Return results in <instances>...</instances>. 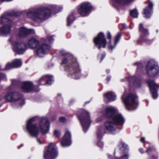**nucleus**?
I'll list each match as a JSON object with an SVG mask.
<instances>
[{"mask_svg":"<svg viewBox=\"0 0 159 159\" xmlns=\"http://www.w3.org/2000/svg\"><path fill=\"white\" fill-rule=\"evenodd\" d=\"M62 7L52 5L50 10L47 8H40L30 10L27 13V17L35 21L48 18L51 14V11H60L62 9Z\"/></svg>","mask_w":159,"mask_h":159,"instance_id":"obj_1","label":"nucleus"},{"mask_svg":"<svg viewBox=\"0 0 159 159\" xmlns=\"http://www.w3.org/2000/svg\"><path fill=\"white\" fill-rule=\"evenodd\" d=\"M71 59L68 61V59H70V57H65L62 60L61 65L67 64L65 67V70L68 72V75L73 79H77L80 78V70L79 64L75 58L71 56Z\"/></svg>","mask_w":159,"mask_h":159,"instance_id":"obj_2","label":"nucleus"},{"mask_svg":"<svg viewBox=\"0 0 159 159\" xmlns=\"http://www.w3.org/2000/svg\"><path fill=\"white\" fill-rule=\"evenodd\" d=\"M104 116L117 125L122 126L125 120L122 116L118 113L117 110L112 107H107L105 111Z\"/></svg>","mask_w":159,"mask_h":159,"instance_id":"obj_3","label":"nucleus"},{"mask_svg":"<svg viewBox=\"0 0 159 159\" xmlns=\"http://www.w3.org/2000/svg\"><path fill=\"white\" fill-rule=\"evenodd\" d=\"M16 14L13 12L7 13L1 17V23L5 25L2 27L0 29V35L6 36L10 34L12 25V21L10 20L8 16L16 15Z\"/></svg>","mask_w":159,"mask_h":159,"instance_id":"obj_4","label":"nucleus"},{"mask_svg":"<svg viewBox=\"0 0 159 159\" xmlns=\"http://www.w3.org/2000/svg\"><path fill=\"white\" fill-rule=\"evenodd\" d=\"M121 98L128 110H134L137 107L138 97L135 94L130 93L126 97L125 93L122 95Z\"/></svg>","mask_w":159,"mask_h":159,"instance_id":"obj_5","label":"nucleus"},{"mask_svg":"<svg viewBox=\"0 0 159 159\" xmlns=\"http://www.w3.org/2000/svg\"><path fill=\"white\" fill-rule=\"evenodd\" d=\"M78 117L84 132H86L91 123L89 113L85 110H83L80 115L78 116Z\"/></svg>","mask_w":159,"mask_h":159,"instance_id":"obj_6","label":"nucleus"},{"mask_svg":"<svg viewBox=\"0 0 159 159\" xmlns=\"http://www.w3.org/2000/svg\"><path fill=\"white\" fill-rule=\"evenodd\" d=\"M57 148L54 144L50 143L48 146L46 147L44 151V157L45 158H51L54 159L58 155Z\"/></svg>","mask_w":159,"mask_h":159,"instance_id":"obj_7","label":"nucleus"},{"mask_svg":"<svg viewBox=\"0 0 159 159\" xmlns=\"http://www.w3.org/2000/svg\"><path fill=\"white\" fill-rule=\"evenodd\" d=\"M9 41L11 42L13 45V50L16 53L21 54L25 52L26 49V46L24 42L21 40L17 41L14 42L12 38Z\"/></svg>","mask_w":159,"mask_h":159,"instance_id":"obj_8","label":"nucleus"},{"mask_svg":"<svg viewBox=\"0 0 159 159\" xmlns=\"http://www.w3.org/2000/svg\"><path fill=\"white\" fill-rule=\"evenodd\" d=\"M147 73L150 77L155 76L159 72V68L153 60L150 61L146 66Z\"/></svg>","mask_w":159,"mask_h":159,"instance_id":"obj_9","label":"nucleus"},{"mask_svg":"<svg viewBox=\"0 0 159 159\" xmlns=\"http://www.w3.org/2000/svg\"><path fill=\"white\" fill-rule=\"evenodd\" d=\"M36 117L30 119L27 123L26 129L31 136L34 137L37 136L39 134V130L37 125L34 124Z\"/></svg>","mask_w":159,"mask_h":159,"instance_id":"obj_10","label":"nucleus"},{"mask_svg":"<svg viewBox=\"0 0 159 159\" xmlns=\"http://www.w3.org/2000/svg\"><path fill=\"white\" fill-rule=\"evenodd\" d=\"M92 6L91 3L88 2L82 3L78 7V12L82 16L89 14L92 11Z\"/></svg>","mask_w":159,"mask_h":159,"instance_id":"obj_11","label":"nucleus"},{"mask_svg":"<svg viewBox=\"0 0 159 159\" xmlns=\"http://www.w3.org/2000/svg\"><path fill=\"white\" fill-rule=\"evenodd\" d=\"M139 31L140 33V38L138 41V43L140 44L142 42H146L148 44L151 43L152 41L148 40L147 38L148 35V30L144 29L143 24L141 23L139 25Z\"/></svg>","mask_w":159,"mask_h":159,"instance_id":"obj_12","label":"nucleus"},{"mask_svg":"<svg viewBox=\"0 0 159 159\" xmlns=\"http://www.w3.org/2000/svg\"><path fill=\"white\" fill-rule=\"evenodd\" d=\"M94 42L95 45L99 49L101 48H105L107 43L104 35L102 32L99 33L97 36L94 39Z\"/></svg>","mask_w":159,"mask_h":159,"instance_id":"obj_13","label":"nucleus"},{"mask_svg":"<svg viewBox=\"0 0 159 159\" xmlns=\"http://www.w3.org/2000/svg\"><path fill=\"white\" fill-rule=\"evenodd\" d=\"M20 84L21 85V89L25 92H37L39 91V90H36L35 89L36 86L33 85L31 82H20Z\"/></svg>","mask_w":159,"mask_h":159,"instance_id":"obj_14","label":"nucleus"},{"mask_svg":"<svg viewBox=\"0 0 159 159\" xmlns=\"http://www.w3.org/2000/svg\"><path fill=\"white\" fill-rule=\"evenodd\" d=\"M50 48V47L48 44L42 43L39 45L37 49V54L39 57H43L44 55L48 52Z\"/></svg>","mask_w":159,"mask_h":159,"instance_id":"obj_15","label":"nucleus"},{"mask_svg":"<svg viewBox=\"0 0 159 159\" xmlns=\"http://www.w3.org/2000/svg\"><path fill=\"white\" fill-rule=\"evenodd\" d=\"M39 127L43 134L48 132L49 128V122L48 119L45 117H42L40 119Z\"/></svg>","mask_w":159,"mask_h":159,"instance_id":"obj_16","label":"nucleus"},{"mask_svg":"<svg viewBox=\"0 0 159 159\" xmlns=\"http://www.w3.org/2000/svg\"><path fill=\"white\" fill-rule=\"evenodd\" d=\"M35 33L33 29H27V28L22 27L19 28L17 33V35L20 38H24L27 36L29 34H34Z\"/></svg>","mask_w":159,"mask_h":159,"instance_id":"obj_17","label":"nucleus"},{"mask_svg":"<svg viewBox=\"0 0 159 159\" xmlns=\"http://www.w3.org/2000/svg\"><path fill=\"white\" fill-rule=\"evenodd\" d=\"M150 88L151 92L153 98L156 99L158 96L157 93L158 86L155 82L151 80L146 81Z\"/></svg>","mask_w":159,"mask_h":159,"instance_id":"obj_18","label":"nucleus"},{"mask_svg":"<svg viewBox=\"0 0 159 159\" xmlns=\"http://www.w3.org/2000/svg\"><path fill=\"white\" fill-rule=\"evenodd\" d=\"M21 95L17 92H12L7 93L5 98L9 101L15 102L19 100L21 98Z\"/></svg>","mask_w":159,"mask_h":159,"instance_id":"obj_19","label":"nucleus"},{"mask_svg":"<svg viewBox=\"0 0 159 159\" xmlns=\"http://www.w3.org/2000/svg\"><path fill=\"white\" fill-rule=\"evenodd\" d=\"M53 76L51 75H46L42 76L36 81L39 85H50L52 80Z\"/></svg>","mask_w":159,"mask_h":159,"instance_id":"obj_20","label":"nucleus"},{"mask_svg":"<svg viewBox=\"0 0 159 159\" xmlns=\"http://www.w3.org/2000/svg\"><path fill=\"white\" fill-rule=\"evenodd\" d=\"M71 143L70 133L69 132L67 131L61 142V144L63 147L69 146L70 145Z\"/></svg>","mask_w":159,"mask_h":159,"instance_id":"obj_21","label":"nucleus"},{"mask_svg":"<svg viewBox=\"0 0 159 159\" xmlns=\"http://www.w3.org/2000/svg\"><path fill=\"white\" fill-rule=\"evenodd\" d=\"M118 147L121 151L125 152L120 158V159H128L129 155L128 153L127 145L123 142H120L118 145Z\"/></svg>","mask_w":159,"mask_h":159,"instance_id":"obj_22","label":"nucleus"},{"mask_svg":"<svg viewBox=\"0 0 159 159\" xmlns=\"http://www.w3.org/2000/svg\"><path fill=\"white\" fill-rule=\"evenodd\" d=\"M22 64L21 60L20 59H16L11 63H8L6 65V69L8 70L13 68L20 67Z\"/></svg>","mask_w":159,"mask_h":159,"instance_id":"obj_23","label":"nucleus"},{"mask_svg":"<svg viewBox=\"0 0 159 159\" xmlns=\"http://www.w3.org/2000/svg\"><path fill=\"white\" fill-rule=\"evenodd\" d=\"M39 43V40L34 37H32L28 40L27 44L30 48L34 49L38 46Z\"/></svg>","mask_w":159,"mask_h":159,"instance_id":"obj_24","label":"nucleus"},{"mask_svg":"<svg viewBox=\"0 0 159 159\" xmlns=\"http://www.w3.org/2000/svg\"><path fill=\"white\" fill-rule=\"evenodd\" d=\"M115 124L117 125L116 124L114 123L113 120H111V122L107 121L104 123V126L106 130L112 133L116 129Z\"/></svg>","mask_w":159,"mask_h":159,"instance_id":"obj_25","label":"nucleus"},{"mask_svg":"<svg viewBox=\"0 0 159 159\" xmlns=\"http://www.w3.org/2000/svg\"><path fill=\"white\" fill-rule=\"evenodd\" d=\"M153 6L152 2H149L148 6L144 9L143 14L144 15V17L146 18H148L151 16Z\"/></svg>","mask_w":159,"mask_h":159,"instance_id":"obj_26","label":"nucleus"},{"mask_svg":"<svg viewBox=\"0 0 159 159\" xmlns=\"http://www.w3.org/2000/svg\"><path fill=\"white\" fill-rule=\"evenodd\" d=\"M104 98H106L109 101H113L116 98V96L112 92H110L104 94Z\"/></svg>","mask_w":159,"mask_h":159,"instance_id":"obj_27","label":"nucleus"},{"mask_svg":"<svg viewBox=\"0 0 159 159\" xmlns=\"http://www.w3.org/2000/svg\"><path fill=\"white\" fill-rule=\"evenodd\" d=\"M121 37V34L120 32H118L116 36H115V41L114 44L113 45H112L111 43H110V44L108 46V48L109 49L112 51L113 48H114L117 43L119 42L120 38Z\"/></svg>","mask_w":159,"mask_h":159,"instance_id":"obj_28","label":"nucleus"},{"mask_svg":"<svg viewBox=\"0 0 159 159\" xmlns=\"http://www.w3.org/2000/svg\"><path fill=\"white\" fill-rule=\"evenodd\" d=\"M76 12L73 11L72 13L69 15L67 20V25L69 26L75 20Z\"/></svg>","mask_w":159,"mask_h":159,"instance_id":"obj_29","label":"nucleus"},{"mask_svg":"<svg viewBox=\"0 0 159 159\" xmlns=\"http://www.w3.org/2000/svg\"><path fill=\"white\" fill-rule=\"evenodd\" d=\"M113 2L118 5H125L128 4L134 0H112Z\"/></svg>","mask_w":159,"mask_h":159,"instance_id":"obj_30","label":"nucleus"},{"mask_svg":"<svg viewBox=\"0 0 159 159\" xmlns=\"http://www.w3.org/2000/svg\"><path fill=\"white\" fill-rule=\"evenodd\" d=\"M105 130L104 129H102V127H100V128H99L97 133V137L98 139H101L102 138L103 134L104 133Z\"/></svg>","mask_w":159,"mask_h":159,"instance_id":"obj_31","label":"nucleus"},{"mask_svg":"<svg viewBox=\"0 0 159 159\" xmlns=\"http://www.w3.org/2000/svg\"><path fill=\"white\" fill-rule=\"evenodd\" d=\"M130 14L133 17L137 18L138 16V12L137 10L136 9H134L130 11Z\"/></svg>","mask_w":159,"mask_h":159,"instance_id":"obj_32","label":"nucleus"},{"mask_svg":"<svg viewBox=\"0 0 159 159\" xmlns=\"http://www.w3.org/2000/svg\"><path fill=\"white\" fill-rule=\"evenodd\" d=\"M135 81L134 83V85L136 88H139L140 86L141 82L138 78H134Z\"/></svg>","mask_w":159,"mask_h":159,"instance_id":"obj_33","label":"nucleus"},{"mask_svg":"<svg viewBox=\"0 0 159 159\" xmlns=\"http://www.w3.org/2000/svg\"><path fill=\"white\" fill-rule=\"evenodd\" d=\"M60 54L61 55L63 56H67V57H68L69 56H70V55L68 54V53L65 51L64 50H61L60 52Z\"/></svg>","mask_w":159,"mask_h":159,"instance_id":"obj_34","label":"nucleus"},{"mask_svg":"<svg viewBox=\"0 0 159 159\" xmlns=\"http://www.w3.org/2000/svg\"><path fill=\"white\" fill-rule=\"evenodd\" d=\"M60 135V133L59 131L55 130L54 133V136L56 137H58Z\"/></svg>","mask_w":159,"mask_h":159,"instance_id":"obj_35","label":"nucleus"},{"mask_svg":"<svg viewBox=\"0 0 159 159\" xmlns=\"http://www.w3.org/2000/svg\"><path fill=\"white\" fill-rule=\"evenodd\" d=\"M97 145L101 148H102L103 146V144L101 141H99Z\"/></svg>","mask_w":159,"mask_h":159,"instance_id":"obj_36","label":"nucleus"},{"mask_svg":"<svg viewBox=\"0 0 159 159\" xmlns=\"http://www.w3.org/2000/svg\"><path fill=\"white\" fill-rule=\"evenodd\" d=\"M154 150H155V149L153 148L149 147L148 148L147 150L146 151V152L149 153V152H151L153 151Z\"/></svg>","mask_w":159,"mask_h":159,"instance_id":"obj_37","label":"nucleus"},{"mask_svg":"<svg viewBox=\"0 0 159 159\" xmlns=\"http://www.w3.org/2000/svg\"><path fill=\"white\" fill-rule=\"evenodd\" d=\"M59 120L61 122H64L66 120V119L65 117H62L60 118Z\"/></svg>","mask_w":159,"mask_h":159,"instance_id":"obj_38","label":"nucleus"},{"mask_svg":"<svg viewBox=\"0 0 159 159\" xmlns=\"http://www.w3.org/2000/svg\"><path fill=\"white\" fill-rule=\"evenodd\" d=\"M107 38L109 40H111V36L110 33L108 31L107 34Z\"/></svg>","mask_w":159,"mask_h":159,"instance_id":"obj_39","label":"nucleus"},{"mask_svg":"<svg viewBox=\"0 0 159 159\" xmlns=\"http://www.w3.org/2000/svg\"><path fill=\"white\" fill-rule=\"evenodd\" d=\"M48 40L49 43H51L53 41V39L52 36H50L48 38Z\"/></svg>","mask_w":159,"mask_h":159,"instance_id":"obj_40","label":"nucleus"},{"mask_svg":"<svg viewBox=\"0 0 159 159\" xmlns=\"http://www.w3.org/2000/svg\"><path fill=\"white\" fill-rule=\"evenodd\" d=\"M5 77V75L4 74H0V80L3 79Z\"/></svg>","mask_w":159,"mask_h":159,"instance_id":"obj_41","label":"nucleus"},{"mask_svg":"<svg viewBox=\"0 0 159 159\" xmlns=\"http://www.w3.org/2000/svg\"><path fill=\"white\" fill-rule=\"evenodd\" d=\"M106 56V54L105 53H103L102 56V58L101 59L100 62L102 61Z\"/></svg>","mask_w":159,"mask_h":159,"instance_id":"obj_42","label":"nucleus"},{"mask_svg":"<svg viewBox=\"0 0 159 159\" xmlns=\"http://www.w3.org/2000/svg\"><path fill=\"white\" fill-rule=\"evenodd\" d=\"M20 101L21 102V103L20 104V105L21 106H22L24 104V101L22 100H20Z\"/></svg>","mask_w":159,"mask_h":159,"instance_id":"obj_43","label":"nucleus"},{"mask_svg":"<svg viewBox=\"0 0 159 159\" xmlns=\"http://www.w3.org/2000/svg\"><path fill=\"white\" fill-rule=\"evenodd\" d=\"M140 141L142 142H144L145 141V139L144 138H142L140 139Z\"/></svg>","mask_w":159,"mask_h":159,"instance_id":"obj_44","label":"nucleus"},{"mask_svg":"<svg viewBox=\"0 0 159 159\" xmlns=\"http://www.w3.org/2000/svg\"><path fill=\"white\" fill-rule=\"evenodd\" d=\"M139 151L141 153H143L144 152L143 151V148H139Z\"/></svg>","mask_w":159,"mask_h":159,"instance_id":"obj_45","label":"nucleus"},{"mask_svg":"<svg viewBox=\"0 0 159 159\" xmlns=\"http://www.w3.org/2000/svg\"><path fill=\"white\" fill-rule=\"evenodd\" d=\"M37 142L39 143V144H41L42 143L41 140L40 139H37Z\"/></svg>","mask_w":159,"mask_h":159,"instance_id":"obj_46","label":"nucleus"},{"mask_svg":"<svg viewBox=\"0 0 159 159\" xmlns=\"http://www.w3.org/2000/svg\"><path fill=\"white\" fill-rule=\"evenodd\" d=\"M12 0H2V2H9L12 1Z\"/></svg>","mask_w":159,"mask_h":159,"instance_id":"obj_47","label":"nucleus"},{"mask_svg":"<svg viewBox=\"0 0 159 159\" xmlns=\"http://www.w3.org/2000/svg\"><path fill=\"white\" fill-rule=\"evenodd\" d=\"M111 79L110 77H108L107 78V81H109Z\"/></svg>","mask_w":159,"mask_h":159,"instance_id":"obj_48","label":"nucleus"},{"mask_svg":"<svg viewBox=\"0 0 159 159\" xmlns=\"http://www.w3.org/2000/svg\"><path fill=\"white\" fill-rule=\"evenodd\" d=\"M109 158L111 159V155H108Z\"/></svg>","mask_w":159,"mask_h":159,"instance_id":"obj_49","label":"nucleus"},{"mask_svg":"<svg viewBox=\"0 0 159 159\" xmlns=\"http://www.w3.org/2000/svg\"><path fill=\"white\" fill-rule=\"evenodd\" d=\"M23 144H21V146H19L18 147V148L19 149L21 147L23 146Z\"/></svg>","mask_w":159,"mask_h":159,"instance_id":"obj_50","label":"nucleus"},{"mask_svg":"<svg viewBox=\"0 0 159 159\" xmlns=\"http://www.w3.org/2000/svg\"><path fill=\"white\" fill-rule=\"evenodd\" d=\"M107 73H109V70H107Z\"/></svg>","mask_w":159,"mask_h":159,"instance_id":"obj_51","label":"nucleus"},{"mask_svg":"<svg viewBox=\"0 0 159 159\" xmlns=\"http://www.w3.org/2000/svg\"><path fill=\"white\" fill-rule=\"evenodd\" d=\"M151 158H152V159H156V158H153V156Z\"/></svg>","mask_w":159,"mask_h":159,"instance_id":"obj_52","label":"nucleus"},{"mask_svg":"<svg viewBox=\"0 0 159 159\" xmlns=\"http://www.w3.org/2000/svg\"><path fill=\"white\" fill-rule=\"evenodd\" d=\"M123 25H125V24H123Z\"/></svg>","mask_w":159,"mask_h":159,"instance_id":"obj_53","label":"nucleus"}]
</instances>
